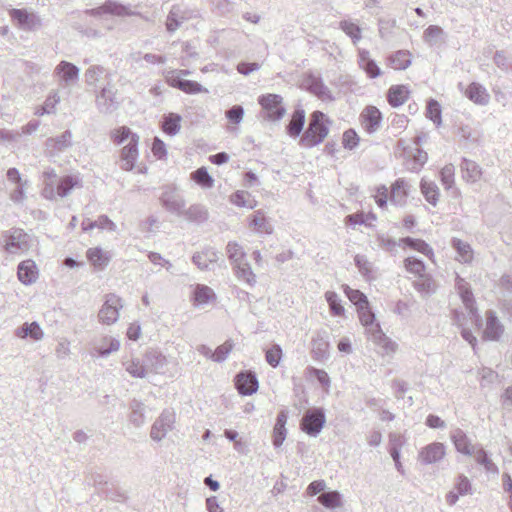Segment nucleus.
<instances>
[{
	"mask_svg": "<svg viewBox=\"0 0 512 512\" xmlns=\"http://www.w3.org/2000/svg\"><path fill=\"white\" fill-rule=\"evenodd\" d=\"M305 124V111L303 109H296L293 112L292 118L286 127L287 133L291 137H298L303 130Z\"/></svg>",
	"mask_w": 512,
	"mask_h": 512,
	"instance_id": "obj_36",
	"label": "nucleus"
},
{
	"mask_svg": "<svg viewBox=\"0 0 512 512\" xmlns=\"http://www.w3.org/2000/svg\"><path fill=\"white\" fill-rule=\"evenodd\" d=\"M466 97L477 105L485 106L490 101L486 88L477 82H472L465 91Z\"/></svg>",
	"mask_w": 512,
	"mask_h": 512,
	"instance_id": "obj_26",
	"label": "nucleus"
},
{
	"mask_svg": "<svg viewBox=\"0 0 512 512\" xmlns=\"http://www.w3.org/2000/svg\"><path fill=\"white\" fill-rule=\"evenodd\" d=\"M79 71L76 65L67 61H61L55 68V74L58 75L66 85H70L78 80Z\"/></svg>",
	"mask_w": 512,
	"mask_h": 512,
	"instance_id": "obj_25",
	"label": "nucleus"
},
{
	"mask_svg": "<svg viewBox=\"0 0 512 512\" xmlns=\"http://www.w3.org/2000/svg\"><path fill=\"white\" fill-rule=\"evenodd\" d=\"M358 63L370 78H376L381 74L379 66L370 58V53L367 50H359Z\"/></svg>",
	"mask_w": 512,
	"mask_h": 512,
	"instance_id": "obj_28",
	"label": "nucleus"
},
{
	"mask_svg": "<svg viewBox=\"0 0 512 512\" xmlns=\"http://www.w3.org/2000/svg\"><path fill=\"white\" fill-rule=\"evenodd\" d=\"M175 422V414L164 410L151 427L150 436L154 441H161L172 430Z\"/></svg>",
	"mask_w": 512,
	"mask_h": 512,
	"instance_id": "obj_9",
	"label": "nucleus"
},
{
	"mask_svg": "<svg viewBox=\"0 0 512 512\" xmlns=\"http://www.w3.org/2000/svg\"><path fill=\"white\" fill-rule=\"evenodd\" d=\"M226 254L232 267L240 265L242 262L246 261V253L243 247L235 241H229L227 243Z\"/></svg>",
	"mask_w": 512,
	"mask_h": 512,
	"instance_id": "obj_34",
	"label": "nucleus"
},
{
	"mask_svg": "<svg viewBox=\"0 0 512 512\" xmlns=\"http://www.w3.org/2000/svg\"><path fill=\"white\" fill-rule=\"evenodd\" d=\"M123 307L122 300L115 294H108L98 313L99 321L106 325L114 324L119 318V310Z\"/></svg>",
	"mask_w": 512,
	"mask_h": 512,
	"instance_id": "obj_6",
	"label": "nucleus"
},
{
	"mask_svg": "<svg viewBox=\"0 0 512 512\" xmlns=\"http://www.w3.org/2000/svg\"><path fill=\"white\" fill-rule=\"evenodd\" d=\"M148 373L166 374L168 372V358L157 350H149L144 355Z\"/></svg>",
	"mask_w": 512,
	"mask_h": 512,
	"instance_id": "obj_14",
	"label": "nucleus"
},
{
	"mask_svg": "<svg viewBox=\"0 0 512 512\" xmlns=\"http://www.w3.org/2000/svg\"><path fill=\"white\" fill-rule=\"evenodd\" d=\"M15 336L20 339L29 337L34 341H40L44 338V331L36 321L31 323L25 322L23 325L16 328Z\"/></svg>",
	"mask_w": 512,
	"mask_h": 512,
	"instance_id": "obj_24",
	"label": "nucleus"
},
{
	"mask_svg": "<svg viewBox=\"0 0 512 512\" xmlns=\"http://www.w3.org/2000/svg\"><path fill=\"white\" fill-rule=\"evenodd\" d=\"M326 301L329 305V309L334 316H342L345 312L343 305L338 294L334 291H327L325 293Z\"/></svg>",
	"mask_w": 512,
	"mask_h": 512,
	"instance_id": "obj_55",
	"label": "nucleus"
},
{
	"mask_svg": "<svg viewBox=\"0 0 512 512\" xmlns=\"http://www.w3.org/2000/svg\"><path fill=\"white\" fill-rule=\"evenodd\" d=\"M181 216L190 222L203 223L208 219V211L203 205L193 204L188 209L184 208Z\"/></svg>",
	"mask_w": 512,
	"mask_h": 512,
	"instance_id": "obj_37",
	"label": "nucleus"
},
{
	"mask_svg": "<svg viewBox=\"0 0 512 512\" xmlns=\"http://www.w3.org/2000/svg\"><path fill=\"white\" fill-rule=\"evenodd\" d=\"M458 289L462 302L466 310L468 311L470 321L477 327H480L482 323V318L478 314V310L475 307V300L472 291L468 287H466L465 284H459Z\"/></svg>",
	"mask_w": 512,
	"mask_h": 512,
	"instance_id": "obj_16",
	"label": "nucleus"
},
{
	"mask_svg": "<svg viewBox=\"0 0 512 512\" xmlns=\"http://www.w3.org/2000/svg\"><path fill=\"white\" fill-rule=\"evenodd\" d=\"M461 170L463 171V177L469 182L475 183L481 177L482 171L480 166L469 159L463 158L461 162Z\"/></svg>",
	"mask_w": 512,
	"mask_h": 512,
	"instance_id": "obj_40",
	"label": "nucleus"
},
{
	"mask_svg": "<svg viewBox=\"0 0 512 512\" xmlns=\"http://www.w3.org/2000/svg\"><path fill=\"white\" fill-rule=\"evenodd\" d=\"M120 348V342L116 338L103 337L100 344L95 346V351L101 357H107L111 353L118 351Z\"/></svg>",
	"mask_w": 512,
	"mask_h": 512,
	"instance_id": "obj_44",
	"label": "nucleus"
},
{
	"mask_svg": "<svg viewBox=\"0 0 512 512\" xmlns=\"http://www.w3.org/2000/svg\"><path fill=\"white\" fill-rule=\"evenodd\" d=\"M77 184V179L71 175L60 178L58 180L57 187L55 188L56 197H66Z\"/></svg>",
	"mask_w": 512,
	"mask_h": 512,
	"instance_id": "obj_47",
	"label": "nucleus"
},
{
	"mask_svg": "<svg viewBox=\"0 0 512 512\" xmlns=\"http://www.w3.org/2000/svg\"><path fill=\"white\" fill-rule=\"evenodd\" d=\"M340 29L351 38L354 44H357L361 38V28L358 24L354 23L351 20H342L339 23Z\"/></svg>",
	"mask_w": 512,
	"mask_h": 512,
	"instance_id": "obj_48",
	"label": "nucleus"
},
{
	"mask_svg": "<svg viewBox=\"0 0 512 512\" xmlns=\"http://www.w3.org/2000/svg\"><path fill=\"white\" fill-rule=\"evenodd\" d=\"M360 117L364 130L369 134H372L379 129L382 115L379 109L375 106L366 107Z\"/></svg>",
	"mask_w": 512,
	"mask_h": 512,
	"instance_id": "obj_19",
	"label": "nucleus"
},
{
	"mask_svg": "<svg viewBox=\"0 0 512 512\" xmlns=\"http://www.w3.org/2000/svg\"><path fill=\"white\" fill-rule=\"evenodd\" d=\"M182 117L177 113H168L164 115L162 121V130L169 136H175L181 129Z\"/></svg>",
	"mask_w": 512,
	"mask_h": 512,
	"instance_id": "obj_35",
	"label": "nucleus"
},
{
	"mask_svg": "<svg viewBox=\"0 0 512 512\" xmlns=\"http://www.w3.org/2000/svg\"><path fill=\"white\" fill-rule=\"evenodd\" d=\"M58 180L59 179L43 178V188L41 191V195L43 198L47 200L56 199L55 188L57 187Z\"/></svg>",
	"mask_w": 512,
	"mask_h": 512,
	"instance_id": "obj_62",
	"label": "nucleus"
},
{
	"mask_svg": "<svg viewBox=\"0 0 512 512\" xmlns=\"http://www.w3.org/2000/svg\"><path fill=\"white\" fill-rule=\"evenodd\" d=\"M249 226L258 233L272 234L273 225L262 210L255 211L250 216Z\"/></svg>",
	"mask_w": 512,
	"mask_h": 512,
	"instance_id": "obj_27",
	"label": "nucleus"
},
{
	"mask_svg": "<svg viewBox=\"0 0 512 512\" xmlns=\"http://www.w3.org/2000/svg\"><path fill=\"white\" fill-rule=\"evenodd\" d=\"M404 266L406 270L416 276L425 275V264L422 260L415 257H408L404 260Z\"/></svg>",
	"mask_w": 512,
	"mask_h": 512,
	"instance_id": "obj_60",
	"label": "nucleus"
},
{
	"mask_svg": "<svg viewBox=\"0 0 512 512\" xmlns=\"http://www.w3.org/2000/svg\"><path fill=\"white\" fill-rule=\"evenodd\" d=\"M420 189L426 201L431 205L436 206L440 194L438 186L433 181L423 178L420 182Z\"/></svg>",
	"mask_w": 512,
	"mask_h": 512,
	"instance_id": "obj_41",
	"label": "nucleus"
},
{
	"mask_svg": "<svg viewBox=\"0 0 512 512\" xmlns=\"http://www.w3.org/2000/svg\"><path fill=\"white\" fill-rule=\"evenodd\" d=\"M450 438L459 453L469 456L473 455L475 446L462 429H453L450 433Z\"/></svg>",
	"mask_w": 512,
	"mask_h": 512,
	"instance_id": "obj_21",
	"label": "nucleus"
},
{
	"mask_svg": "<svg viewBox=\"0 0 512 512\" xmlns=\"http://www.w3.org/2000/svg\"><path fill=\"white\" fill-rule=\"evenodd\" d=\"M416 153L413 154L411 159L406 160V168L412 172L419 171L422 166L427 162V153L420 149H415Z\"/></svg>",
	"mask_w": 512,
	"mask_h": 512,
	"instance_id": "obj_53",
	"label": "nucleus"
},
{
	"mask_svg": "<svg viewBox=\"0 0 512 512\" xmlns=\"http://www.w3.org/2000/svg\"><path fill=\"white\" fill-rule=\"evenodd\" d=\"M409 95V90L405 85L391 86L387 93V99L392 107H399L403 105Z\"/></svg>",
	"mask_w": 512,
	"mask_h": 512,
	"instance_id": "obj_30",
	"label": "nucleus"
},
{
	"mask_svg": "<svg viewBox=\"0 0 512 512\" xmlns=\"http://www.w3.org/2000/svg\"><path fill=\"white\" fill-rule=\"evenodd\" d=\"M232 268L238 280L246 283L250 287L255 286L257 282L256 275L252 271V268L250 264L247 262V260L242 262L240 265H236Z\"/></svg>",
	"mask_w": 512,
	"mask_h": 512,
	"instance_id": "obj_32",
	"label": "nucleus"
},
{
	"mask_svg": "<svg viewBox=\"0 0 512 512\" xmlns=\"http://www.w3.org/2000/svg\"><path fill=\"white\" fill-rule=\"evenodd\" d=\"M303 86L309 91L311 94L315 95L322 101H333L334 97L330 91V89L324 84L321 77L314 75L313 73H308L304 80Z\"/></svg>",
	"mask_w": 512,
	"mask_h": 512,
	"instance_id": "obj_10",
	"label": "nucleus"
},
{
	"mask_svg": "<svg viewBox=\"0 0 512 512\" xmlns=\"http://www.w3.org/2000/svg\"><path fill=\"white\" fill-rule=\"evenodd\" d=\"M324 120L325 114L321 111H314L311 114L308 127L300 139L302 146L311 148L320 144L326 138L329 129Z\"/></svg>",
	"mask_w": 512,
	"mask_h": 512,
	"instance_id": "obj_2",
	"label": "nucleus"
},
{
	"mask_svg": "<svg viewBox=\"0 0 512 512\" xmlns=\"http://www.w3.org/2000/svg\"><path fill=\"white\" fill-rule=\"evenodd\" d=\"M401 242H403L407 247L414 249L428 257L433 256V250L432 248L423 240L421 239H414L411 237H406L401 239Z\"/></svg>",
	"mask_w": 512,
	"mask_h": 512,
	"instance_id": "obj_51",
	"label": "nucleus"
},
{
	"mask_svg": "<svg viewBox=\"0 0 512 512\" xmlns=\"http://www.w3.org/2000/svg\"><path fill=\"white\" fill-rule=\"evenodd\" d=\"M357 310L360 322L365 327L368 338L376 345L381 346L386 353L395 352L397 344L388 338L383 333L379 323L375 322V314L369 308V304Z\"/></svg>",
	"mask_w": 512,
	"mask_h": 512,
	"instance_id": "obj_1",
	"label": "nucleus"
},
{
	"mask_svg": "<svg viewBox=\"0 0 512 512\" xmlns=\"http://www.w3.org/2000/svg\"><path fill=\"white\" fill-rule=\"evenodd\" d=\"M9 15L17 27L24 31L35 30L41 25L39 17L26 9L13 8L9 10Z\"/></svg>",
	"mask_w": 512,
	"mask_h": 512,
	"instance_id": "obj_8",
	"label": "nucleus"
},
{
	"mask_svg": "<svg viewBox=\"0 0 512 512\" xmlns=\"http://www.w3.org/2000/svg\"><path fill=\"white\" fill-rule=\"evenodd\" d=\"M215 297L214 291L203 284H197L194 290V300L198 304H206Z\"/></svg>",
	"mask_w": 512,
	"mask_h": 512,
	"instance_id": "obj_56",
	"label": "nucleus"
},
{
	"mask_svg": "<svg viewBox=\"0 0 512 512\" xmlns=\"http://www.w3.org/2000/svg\"><path fill=\"white\" fill-rule=\"evenodd\" d=\"M96 14H112L116 16H128L131 15L129 7L118 3L116 1H106L102 6L96 9Z\"/></svg>",
	"mask_w": 512,
	"mask_h": 512,
	"instance_id": "obj_33",
	"label": "nucleus"
},
{
	"mask_svg": "<svg viewBox=\"0 0 512 512\" xmlns=\"http://www.w3.org/2000/svg\"><path fill=\"white\" fill-rule=\"evenodd\" d=\"M455 168L452 164L445 165L440 171V179L446 189H450L454 184Z\"/></svg>",
	"mask_w": 512,
	"mask_h": 512,
	"instance_id": "obj_64",
	"label": "nucleus"
},
{
	"mask_svg": "<svg viewBox=\"0 0 512 512\" xmlns=\"http://www.w3.org/2000/svg\"><path fill=\"white\" fill-rule=\"evenodd\" d=\"M191 179L202 188H211L214 180L205 167L198 168L191 173Z\"/></svg>",
	"mask_w": 512,
	"mask_h": 512,
	"instance_id": "obj_54",
	"label": "nucleus"
},
{
	"mask_svg": "<svg viewBox=\"0 0 512 512\" xmlns=\"http://www.w3.org/2000/svg\"><path fill=\"white\" fill-rule=\"evenodd\" d=\"M87 258L97 268H103L108 264V258L100 248L88 249Z\"/></svg>",
	"mask_w": 512,
	"mask_h": 512,
	"instance_id": "obj_58",
	"label": "nucleus"
},
{
	"mask_svg": "<svg viewBox=\"0 0 512 512\" xmlns=\"http://www.w3.org/2000/svg\"><path fill=\"white\" fill-rule=\"evenodd\" d=\"M282 358V348L278 344L272 345L265 353L267 363L273 368L277 367Z\"/></svg>",
	"mask_w": 512,
	"mask_h": 512,
	"instance_id": "obj_61",
	"label": "nucleus"
},
{
	"mask_svg": "<svg viewBox=\"0 0 512 512\" xmlns=\"http://www.w3.org/2000/svg\"><path fill=\"white\" fill-rule=\"evenodd\" d=\"M236 387L241 395H252L258 389L256 375L250 371L240 372L236 376Z\"/></svg>",
	"mask_w": 512,
	"mask_h": 512,
	"instance_id": "obj_20",
	"label": "nucleus"
},
{
	"mask_svg": "<svg viewBox=\"0 0 512 512\" xmlns=\"http://www.w3.org/2000/svg\"><path fill=\"white\" fill-rule=\"evenodd\" d=\"M166 79L171 87L177 88L187 94L208 92V90L204 88L200 83L183 79L178 75H167Z\"/></svg>",
	"mask_w": 512,
	"mask_h": 512,
	"instance_id": "obj_17",
	"label": "nucleus"
},
{
	"mask_svg": "<svg viewBox=\"0 0 512 512\" xmlns=\"http://www.w3.org/2000/svg\"><path fill=\"white\" fill-rule=\"evenodd\" d=\"M72 133L69 130L64 131L57 137H50L46 140V146L48 148H54L57 151H63L70 147L72 144Z\"/></svg>",
	"mask_w": 512,
	"mask_h": 512,
	"instance_id": "obj_43",
	"label": "nucleus"
},
{
	"mask_svg": "<svg viewBox=\"0 0 512 512\" xmlns=\"http://www.w3.org/2000/svg\"><path fill=\"white\" fill-rule=\"evenodd\" d=\"M318 501L324 507L329 508V509H334V508L340 507L342 504L341 494L338 491L323 492L318 497Z\"/></svg>",
	"mask_w": 512,
	"mask_h": 512,
	"instance_id": "obj_50",
	"label": "nucleus"
},
{
	"mask_svg": "<svg viewBox=\"0 0 512 512\" xmlns=\"http://www.w3.org/2000/svg\"><path fill=\"white\" fill-rule=\"evenodd\" d=\"M131 410L129 414V422L136 428L142 427L146 422L145 405L137 399H133L129 404Z\"/></svg>",
	"mask_w": 512,
	"mask_h": 512,
	"instance_id": "obj_29",
	"label": "nucleus"
},
{
	"mask_svg": "<svg viewBox=\"0 0 512 512\" xmlns=\"http://www.w3.org/2000/svg\"><path fill=\"white\" fill-rule=\"evenodd\" d=\"M503 333V326L498 320L496 313L489 310L486 313V326L483 332V337L487 340H498Z\"/></svg>",
	"mask_w": 512,
	"mask_h": 512,
	"instance_id": "obj_22",
	"label": "nucleus"
},
{
	"mask_svg": "<svg viewBox=\"0 0 512 512\" xmlns=\"http://www.w3.org/2000/svg\"><path fill=\"white\" fill-rule=\"evenodd\" d=\"M17 276L18 280L24 285L35 283L39 276V270L35 261L31 259L21 261L18 265Z\"/></svg>",
	"mask_w": 512,
	"mask_h": 512,
	"instance_id": "obj_18",
	"label": "nucleus"
},
{
	"mask_svg": "<svg viewBox=\"0 0 512 512\" xmlns=\"http://www.w3.org/2000/svg\"><path fill=\"white\" fill-rule=\"evenodd\" d=\"M105 73L104 67L100 65H92L90 66L84 74L85 82L88 86H96L99 80L102 78Z\"/></svg>",
	"mask_w": 512,
	"mask_h": 512,
	"instance_id": "obj_57",
	"label": "nucleus"
},
{
	"mask_svg": "<svg viewBox=\"0 0 512 512\" xmlns=\"http://www.w3.org/2000/svg\"><path fill=\"white\" fill-rule=\"evenodd\" d=\"M409 185L404 179H398L392 185L390 201L396 205L402 206L406 203Z\"/></svg>",
	"mask_w": 512,
	"mask_h": 512,
	"instance_id": "obj_31",
	"label": "nucleus"
},
{
	"mask_svg": "<svg viewBox=\"0 0 512 512\" xmlns=\"http://www.w3.org/2000/svg\"><path fill=\"white\" fill-rule=\"evenodd\" d=\"M387 61L391 68L395 70H405L411 64L410 53L406 50H399L391 54Z\"/></svg>",
	"mask_w": 512,
	"mask_h": 512,
	"instance_id": "obj_39",
	"label": "nucleus"
},
{
	"mask_svg": "<svg viewBox=\"0 0 512 512\" xmlns=\"http://www.w3.org/2000/svg\"><path fill=\"white\" fill-rule=\"evenodd\" d=\"M219 259V253L212 247H206L202 251L196 252L192 257V262L200 270H208L210 264L216 263Z\"/></svg>",
	"mask_w": 512,
	"mask_h": 512,
	"instance_id": "obj_23",
	"label": "nucleus"
},
{
	"mask_svg": "<svg viewBox=\"0 0 512 512\" xmlns=\"http://www.w3.org/2000/svg\"><path fill=\"white\" fill-rule=\"evenodd\" d=\"M194 17V11L188 7L175 4L171 7L165 22L166 30L169 33L177 31L184 22Z\"/></svg>",
	"mask_w": 512,
	"mask_h": 512,
	"instance_id": "obj_7",
	"label": "nucleus"
},
{
	"mask_svg": "<svg viewBox=\"0 0 512 512\" xmlns=\"http://www.w3.org/2000/svg\"><path fill=\"white\" fill-rule=\"evenodd\" d=\"M126 371L134 378H144L149 373L144 359H132L124 363Z\"/></svg>",
	"mask_w": 512,
	"mask_h": 512,
	"instance_id": "obj_46",
	"label": "nucleus"
},
{
	"mask_svg": "<svg viewBox=\"0 0 512 512\" xmlns=\"http://www.w3.org/2000/svg\"><path fill=\"white\" fill-rule=\"evenodd\" d=\"M446 446L440 442L430 443L419 451L418 460L423 465L437 464L444 459Z\"/></svg>",
	"mask_w": 512,
	"mask_h": 512,
	"instance_id": "obj_12",
	"label": "nucleus"
},
{
	"mask_svg": "<svg viewBox=\"0 0 512 512\" xmlns=\"http://www.w3.org/2000/svg\"><path fill=\"white\" fill-rule=\"evenodd\" d=\"M329 342L320 334L312 339V354L316 360H323L328 357Z\"/></svg>",
	"mask_w": 512,
	"mask_h": 512,
	"instance_id": "obj_45",
	"label": "nucleus"
},
{
	"mask_svg": "<svg viewBox=\"0 0 512 512\" xmlns=\"http://www.w3.org/2000/svg\"><path fill=\"white\" fill-rule=\"evenodd\" d=\"M5 237V249L9 253H18L27 251L29 244L27 241V234L21 229H11L4 234Z\"/></svg>",
	"mask_w": 512,
	"mask_h": 512,
	"instance_id": "obj_13",
	"label": "nucleus"
},
{
	"mask_svg": "<svg viewBox=\"0 0 512 512\" xmlns=\"http://www.w3.org/2000/svg\"><path fill=\"white\" fill-rule=\"evenodd\" d=\"M414 288L423 295H430L435 292L436 285L432 277L425 274L414 282Z\"/></svg>",
	"mask_w": 512,
	"mask_h": 512,
	"instance_id": "obj_49",
	"label": "nucleus"
},
{
	"mask_svg": "<svg viewBox=\"0 0 512 512\" xmlns=\"http://www.w3.org/2000/svg\"><path fill=\"white\" fill-rule=\"evenodd\" d=\"M95 103L100 113L111 114L118 108L116 90L108 83L96 94Z\"/></svg>",
	"mask_w": 512,
	"mask_h": 512,
	"instance_id": "obj_11",
	"label": "nucleus"
},
{
	"mask_svg": "<svg viewBox=\"0 0 512 512\" xmlns=\"http://www.w3.org/2000/svg\"><path fill=\"white\" fill-rule=\"evenodd\" d=\"M344 292L349 300L357 306V309L369 304L367 297L359 290L344 286Z\"/></svg>",
	"mask_w": 512,
	"mask_h": 512,
	"instance_id": "obj_59",
	"label": "nucleus"
},
{
	"mask_svg": "<svg viewBox=\"0 0 512 512\" xmlns=\"http://www.w3.org/2000/svg\"><path fill=\"white\" fill-rule=\"evenodd\" d=\"M326 423L325 411L321 407L307 409L299 423L302 432L310 437H317Z\"/></svg>",
	"mask_w": 512,
	"mask_h": 512,
	"instance_id": "obj_3",
	"label": "nucleus"
},
{
	"mask_svg": "<svg viewBox=\"0 0 512 512\" xmlns=\"http://www.w3.org/2000/svg\"><path fill=\"white\" fill-rule=\"evenodd\" d=\"M423 39L430 46H434L445 41V32L440 26L430 25L424 31Z\"/></svg>",
	"mask_w": 512,
	"mask_h": 512,
	"instance_id": "obj_42",
	"label": "nucleus"
},
{
	"mask_svg": "<svg viewBox=\"0 0 512 512\" xmlns=\"http://www.w3.org/2000/svg\"><path fill=\"white\" fill-rule=\"evenodd\" d=\"M452 247L457 252V260L462 263H470L473 260V250L469 243L458 238L451 240Z\"/></svg>",
	"mask_w": 512,
	"mask_h": 512,
	"instance_id": "obj_38",
	"label": "nucleus"
},
{
	"mask_svg": "<svg viewBox=\"0 0 512 512\" xmlns=\"http://www.w3.org/2000/svg\"><path fill=\"white\" fill-rule=\"evenodd\" d=\"M232 204L238 207H246L253 209L256 206V201L251 199V196L246 191H237L230 196Z\"/></svg>",
	"mask_w": 512,
	"mask_h": 512,
	"instance_id": "obj_52",
	"label": "nucleus"
},
{
	"mask_svg": "<svg viewBox=\"0 0 512 512\" xmlns=\"http://www.w3.org/2000/svg\"><path fill=\"white\" fill-rule=\"evenodd\" d=\"M283 98L278 94H265L258 98V103L266 111V118L271 121H279L283 118L286 109L282 105Z\"/></svg>",
	"mask_w": 512,
	"mask_h": 512,
	"instance_id": "obj_5",
	"label": "nucleus"
},
{
	"mask_svg": "<svg viewBox=\"0 0 512 512\" xmlns=\"http://www.w3.org/2000/svg\"><path fill=\"white\" fill-rule=\"evenodd\" d=\"M426 114L429 119H431L434 123L439 125L441 123V107L440 104L434 100L430 99L427 104Z\"/></svg>",
	"mask_w": 512,
	"mask_h": 512,
	"instance_id": "obj_63",
	"label": "nucleus"
},
{
	"mask_svg": "<svg viewBox=\"0 0 512 512\" xmlns=\"http://www.w3.org/2000/svg\"><path fill=\"white\" fill-rule=\"evenodd\" d=\"M161 205L168 212L181 216L186 206V201L176 188L166 186L159 197Z\"/></svg>",
	"mask_w": 512,
	"mask_h": 512,
	"instance_id": "obj_4",
	"label": "nucleus"
},
{
	"mask_svg": "<svg viewBox=\"0 0 512 512\" xmlns=\"http://www.w3.org/2000/svg\"><path fill=\"white\" fill-rule=\"evenodd\" d=\"M138 135L131 136V140L121 150L120 167L125 171H131L138 157Z\"/></svg>",
	"mask_w": 512,
	"mask_h": 512,
	"instance_id": "obj_15",
	"label": "nucleus"
}]
</instances>
